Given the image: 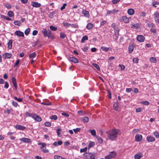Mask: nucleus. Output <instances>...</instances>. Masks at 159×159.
<instances>
[{"label":"nucleus","instance_id":"1","mask_svg":"<svg viewBox=\"0 0 159 159\" xmlns=\"http://www.w3.org/2000/svg\"><path fill=\"white\" fill-rule=\"evenodd\" d=\"M119 133V130L117 129H113L110 130V140H115L117 137V135Z\"/></svg>","mask_w":159,"mask_h":159},{"label":"nucleus","instance_id":"2","mask_svg":"<svg viewBox=\"0 0 159 159\" xmlns=\"http://www.w3.org/2000/svg\"><path fill=\"white\" fill-rule=\"evenodd\" d=\"M111 27L114 29V30H112L113 31L114 30L115 32V34L113 36V38L116 40L117 39L119 35V30L118 28L114 23H113L112 24Z\"/></svg>","mask_w":159,"mask_h":159},{"label":"nucleus","instance_id":"3","mask_svg":"<svg viewBox=\"0 0 159 159\" xmlns=\"http://www.w3.org/2000/svg\"><path fill=\"white\" fill-rule=\"evenodd\" d=\"M42 32L45 37H49L51 35V31L50 30H47L46 29H43L42 30Z\"/></svg>","mask_w":159,"mask_h":159},{"label":"nucleus","instance_id":"4","mask_svg":"<svg viewBox=\"0 0 159 159\" xmlns=\"http://www.w3.org/2000/svg\"><path fill=\"white\" fill-rule=\"evenodd\" d=\"M12 56V55L11 54L7 52L4 53L2 55V57L4 59H10L11 57Z\"/></svg>","mask_w":159,"mask_h":159},{"label":"nucleus","instance_id":"5","mask_svg":"<svg viewBox=\"0 0 159 159\" xmlns=\"http://www.w3.org/2000/svg\"><path fill=\"white\" fill-rule=\"evenodd\" d=\"M154 19L155 20L156 22H157L159 21V13L157 11L155 12L153 15Z\"/></svg>","mask_w":159,"mask_h":159},{"label":"nucleus","instance_id":"6","mask_svg":"<svg viewBox=\"0 0 159 159\" xmlns=\"http://www.w3.org/2000/svg\"><path fill=\"white\" fill-rule=\"evenodd\" d=\"M34 117L33 118V119H34L35 120L37 121L40 122L42 120V119L38 115L34 113Z\"/></svg>","mask_w":159,"mask_h":159},{"label":"nucleus","instance_id":"7","mask_svg":"<svg viewBox=\"0 0 159 159\" xmlns=\"http://www.w3.org/2000/svg\"><path fill=\"white\" fill-rule=\"evenodd\" d=\"M11 82L16 89L17 88V85L16 84V79L14 77L12 78Z\"/></svg>","mask_w":159,"mask_h":159},{"label":"nucleus","instance_id":"8","mask_svg":"<svg viewBox=\"0 0 159 159\" xmlns=\"http://www.w3.org/2000/svg\"><path fill=\"white\" fill-rule=\"evenodd\" d=\"M137 39L139 42H142L144 41L145 37L143 35H139L137 37Z\"/></svg>","mask_w":159,"mask_h":159},{"label":"nucleus","instance_id":"9","mask_svg":"<svg viewBox=\"0 0 159 159\" xmlns=\"http://www.w3.org/2000/svg\"><path fill=\"white\" fill-rule=\"evenodd\" d=\"M68 59L71 61L75 63H77L79 62L77 58L74 57H70Z\"/></svg>","mask_w":159,"mask_h":159},{"label":"nucleus","instance_id":"10","mask_svg":"<svg viewBox=\"0 0 159 159\" xmlns=\"http://www.w3.org/2000/svg\"><path fill=\"white\" fill-rule=\"evenodd\" d=\"M15 34L19 37H24V34L23 32L20 31H16L15 32Z\"/></svg>","mask_w":159,"mask_h":159},{"label":"nucleus","instance_id":"11","mask_svg":"<svg viewBox=\"0 0 159 159\" xmlns=\"http://www.w3.org/2000/svg\"><path fill=\"white\" fill-rule=\"evenodd\" d=\"M32 5L34 7H39L41 6V5L40 3L38 2H32Z\"/></svg>","mask_w":159,"mask_h":159},{"label":"nucleus","instance_id":"12","mask_svg":"<svg viewBox=\"0 0 159 159\" xmlns=\"http://www.w3.org/2000/svg\"><path fill=\"white\" fill-rule=\"evenodd\" d=\"M142 138V136L141 135L136 134L135 136V140L137 142H139L141 141Z\"/></svg>","mask_w":159,"mask_h":159},{"label":"nucleus","instance_id":"13","mask_svg":"<svg viewBox=\"0 0 159 159\" xmlns=\"http://www.w3.org/2000/svg\"><path fill=\"white\" fill-rule=\"evenodd\" d=\"M20 140L24 143H29L30 142V139L25 138H23L20 139Z\"/></svg>","mask_w":159,"mask_h":159},{"label":"nucleus","instance_id":"14","mask_svg":"<svg viewBox=\"0 0 159 159\" xmlns=\"http://www.w3.org/2000/svg\"><path fill=\"white\" fill-rule=\"evenodd\" d=\"M147 139L148 142H153L155 141V139L152 137L148 136L147 137Z\"/></svg>","mask_w":159,"mask_h":159},{"label":"nucleus","instance_id":"15","mask_svg":"<svg viewBox=\"0 0 159 159\" xmlns=\"http://www.w3.org/2000/svg\"><path fill=\"white\" fill-rule=\"evenodd\" d=\"M89 159H95V153L94 152H89Z\"/></svg>","mask_w":159,"mask_h":159},{"label":"nucleus","instance_id":"16","mask_svg":"<svg viewBox=\"0 0 159 159\" xmlns=\"http://www.w3.org/2000/svg\"><path fill=\"white\" fill-rule=\"evenodd\" d=\"M82 13L86 17H89V12L83 9L82 11Z\"/></svg>","mask_w":159,"mask_h":159},{"label":"nucleus","instance_id":"17","mask_svg":"<svg viewBox=\"0 0 159 159\" xmlns=\"http://www.w3.org/2000/svg\"><path fill=\"white\" fill-rule=\"evenodd\" d=\"M34 113H30L28 112H26L25 113V115L26 117H30L33 118L34 117Z\"/></svg>","mask_w":159,"mask_h":159},{"label":"nucleus","instance_id":"18","mask_svg":"<svg viewBox=\"0 0 159 159\" xmlns=\"http://www.w3.org/2000/svg\"><path fill=\"white\" fill-rule=\"evenodd\" d=\"M116 155V153L115 151H113L110 152V159L114 158Z\"/></svg>","mask_w":159,"mask_h":159},{"label":"nucleus","instance_id":"19","mask_svg":"<svg viewBox=\"0 0 159 159\" xmlns=\"http://www.w3.org/2000/svg\"><path fill=\"white\" fill-rule=\"evenodd\" d=\"M15 128L17 129H19L20 130H23L25 128V127L19 125H16Z\"/></svg>","mask_w":159,"mask_h":159},{"label":"nucleus","instance_id":"20","mask_svg":"<svg viewBox=\"0 0 159 159\" xmlns=\"http://www.w3.org/2000/svg\"><path fill=\"white\" fill-rule=\"evenodd\" d=\"M134 10L132 8H130L128 9L127 11L128 13L130 15H132L134 13Z\"/></svg>","mask_w":159,"mask_h":159},{"label":"nucleus","instance_id":"21","mask_svg":"<svg viewBox=\"0 0 159 159\" xmlns=\"http://www.w3.org/2000/svg\"><path fill=\"white\" fill-rule=\"evenodd\" d=\"M95 145V143L94 142H90L88 145V149H89L90 148L93 147Z\"/></svg>","mask_w":159,"mask_h":159},{"label":"nucleus","instance_id":"22","mask_svg":"<svg viewBox=\"0 0 159 159\" xmlns=\"http://www.w3.org/2000/svg\"><path fill=\"white\" fill-rule=\"evenodd\" d=\"M143 156L142 154H136L134 156L135 159H140Z\"/></svg>","mask_w":159,"mask_h":159},{"label":"nucleus","instance_id":"23","mask_svg":"<svg viewBox=\"0 0 159 159\" xmlns=\"http://www.w3.org/2000/svg\"><path fill=\"white\" fill-rule=\"evenodd\" d=\"M57 11L55 10L54 11L51 12L49 14L48 17L50 18H52L53 17V15L57 12Z\"/></svg>","mask_w":159,"mask_h":159},{"label":"nucleus","instance_id":"24","mask_svg":"<svg viewBox=\"0 0 159 159\" xmlns=\"http://www.w3.org/2000/svg\"><path fill=\"white\" fill-rule=\"evenodd\" d=\"M134 47L133 45H129L128 47L129 53H131L133 51Z\"/></svg>","mask_w":159,"mask_h":159},{"label":"nucleus","instance_id":"25","mask_svg":"<svg viewBox=\"0 0 159 159\" xmlns=\"http://www.w3.org/2000/svg\"><path fill=\"white\" fill-rule=\"evenodd\" d=\"M131 27L132 29L135 28L136 30H138L139 28V25L138 23H136L132 25Z\"/></svg>","mask_w":159,"mask_h":159},{"label":"nucleus","instance_id":"26","mask_svg":"<svg viewBox=\"0 0 159 159\" xmlns=\"http://www.w3.org/2000/svg\"><path fill=\"white\" fill-rule=\"evenodd\" d=\"M12 40L11 39L10 40L8 43V48L11 49L12 47Z\"/></svg>","mask_w":159,"mask_h":159},{"label":"nucleus","instance_id":"27","mask_svg":"<svg viewBox=\"0 0 159 159\" xmlns=\"http://www.w3.org/2000/svg\"><path fill=\"white\" fill-rule=\"evenodd\" d=\"M93 26V24L91 23H89L86 26V28L88 30L91 29Z\"/></svg>","mask_w":159,"mask_h":159},{"label":"nucleus","instance_id":"28","mask_svg":"<svg viewBox=\"0 0 159 159\" xmlns=\"http://www.w3.org/2000/svg\"><path fill=\"white\" fill-rule=\"evenodd\" d=\"M113 109L115 110L118 111L119 110V107L117 103H115L113 104Z\"/></svg>","mask_w":159,"mask_h":159},{"label":"nucleus","instance_id":"29","mask_svg":"<svg viewBox=\"0 0 159 159\" xmlns=\"http://www.w3.org/2000/svg\"><path fill=\"white\" fill-rule=\"evenodd\" d=\"M122 20L125 23L129 22V19L126 16H123L122 17Z\"/></svg>","mask_w":159,"mask_h":159},{"label":"nucleus","instance_id":"30","mask_svg":"<svg viewBox=\"0 0 159 159\" xmlns=\"http://www.w3.org/2000/svg\"><path fill=\"white\" fill-rule=\"evenodd\" d=\"M61 130L62 129L61 128H59L57 129L56 132L57 133V135L58 137H60L61 136V134L60 132V131H61Z\"/></svg>","mask_w":159,"mask_h":159},{"label":"nucleus","instance_id":"31","mask_svg":"<svg viewBox=\"0 0 159 159\" xmlns=\"http://www.w3.org/2000/svg\"><path fill=\"white\" fill-rule=\"evenodd\" d=\"M36 56V54L35 52H33L32 53L30 54L29 55V57L31 59H33Z\"/></svg>","mask_w":159,"mask_h":159},{"label":"nucleus","instance_id":"32","mask_svg":"<svg viewBox=\"0 0 159 159\" xmlns=\"http://www.w3.org/2000/svg\"><path fill=\"white\" fill-rule=\"evenodd\" d=\"M89 154L87 152H85L83 154L84 158L86 159H89Z\"/></svg>","mask_w":159,"mask_h":159},{"label":"nucleus","instance_id":"33","mask_svg":"<svg viewBox=\"0 0 159 159\" xmlns=\"http://www.w3.org/2000/svg\"><path fill=\"white\" fill-rule=\"evenodd\" d=\"M39 145H41L42 146L40 147V149H42L44 148H46L47 144L46 143H38Z\"/></svg>","mask_w":159,"mask_h":159},{"label":"nucleus","instance_id":"34","mask_svg":"<svg viewBox=\"0 0 159 159\" xmlns=\"http://www.w3.org/2000/svg\"><path fill=\"white\" fill-rule=\"evenodd\" d=\"M54 158V159H66L65 157H63L57 155H55Z\"/></svg>","mask_w":159,"mask_h":159},{"label":"nucleus","instance_id":"35","mask_svg":"<svg viewBox=\"0 0 159 159\" xmlns=\"http://www.w3.org/2000/svg\"><path fill=\"white\" fill-rule=\"evenodd\" d=\"M148 27L149 28L155 27V25L153 23L150 22L147 24Z\"/></svg>","mask_w":159,"mask_h":159},{"label":"nucleus","instance_id":"36","mask_svg":"<svg viewBox=\"0 0 159 159\" xmlns=\"http://www.w3.org/2000/svg\"><path fill=\"white\" fill-rule=\"evenodd\" d=\"M89 131L91 133L92 135L95 136L96 135V132L94 129L89 130Z\"/></svg>","mask_w":159,"mask_h":159},{"label":"nucleus","instance_id":"37","mask_svg":"<svg viewBox=\"0 0 159 159\" xmlns=\"http://www.w3.org/2000/svg\"><path fill=\"white\" fill-rule=\"evenodd\" d=\"M83 121L84 122H85V123H87L89 121V118L88 117H85V116H84V117L83 118Z\"/></svg>","mask_w":159,"mask_h":159},{"label":"nucleus","instance_id":"38","mask_svg":"<svg viewBox=\"0 0 159 159\" xmlns=\"http://www.w3.org/2000/svg\"><path fill=\"white\" fill-rule=\"evenodd\" d=\"M88 39V37L87 36L85 35L83 36L81 40V42L82 43H84L85 40H87Z\"/></svg>","mask_w":159,"mask_h":159},{"label":"nucleus","instance_id":"39","mask_svg":"<svg viewBox=\"0 0 159 159\" xmlns=\"http://www.w3.org/2000/svg\"><path fill=\"white\" fill-rule=\"evenodd\" d=\"M63 26L66 27H69L70 25V24H69L68 23L63 22Z\"/></svg>","mask_w":159,"mask_h":159},{"label":"nucleus","instance_id":"40","mask_svg":"<svg viewBox=\"0 0 159 159\" xmlns=\"http://www.w3.org/2000/svg\"><path fill=\"white\" fill-rule=\"evenodd\" d=\"M150 60L151 62L153 63H156L157 61L156 58L154 57H150Z\"/></svg>","mask_w":159,"mask_h":159},{"label":"nucleus","instance_id":"41","mask_svg":"<svg viewBox=\"0 0 159 159\" xmlns=\"http://www.w3.org/2000/svg\"><path fill=\"white\" fill-rule=\"evenodd\" d=\"M49 118L51 120H55L57 119V116L54 115L53 116H50Z\"/></svg>","mask_w":159,"mask_h":159},{"label":"nucleus","instance_id":"42","mask_svg":"<svg viewBox=\"0 0 159 159\" xmlns=\"http://www.w3.org/2000/svg\"><path fill=\"white\" fill-rule=\"evenodd\" d=\"M93 65L94 67H95L98 70H100V68L97 64L96 63H93Z\"/></svg>","mask_w":159,"mask_h":159},{"label":"nucleus","instance_id":"43","mask_svg":"<svg viewBox=\"0 0 159 159\" xmlns=\"http://www.w3.org/2000/svg\"><path fill=\"white\" fill-rule=\"evenodd\" d=\"M30 28H28L27 29H26L25 31V34L26 35H28V34H29V33H30Z\"/></svg>","mask_w":159,"mask_h":159},{"label":"nucleus","instance_id":"44","mask_svg":"<svg viewBox=\"0 0 159 159\" xmlns=\"http://www.w3.org/2000/svg\"><path fill=\"white\" fill-rule=\"evenodd\" d=\"M50 29L53 31H55L57 30V28L53 26V25H51L50 26Z\"/></svg>","mask_w":159,"mask_h":159},{"label":"nucleus","instance_id":"45","mask_svg":"<svg viewBox=\"0 0 159 159\" xmlns=\"http://www.w3.org/2000/svg\"><path fill=\"white\" fill-rule=\"evenodd\" d=\"M7 15L9 17H12L14 16V13L11 11H9L8 12Z\"/></svg>","mask_w":159,"mask_h":159},{"label":"nucleus","instance_id":"46","mask_svg":"<svg viewBox=\"0 0 159 159\" xmlns=\"http://www.w3.org/2000/svg\"><path fill=\"white\" fill-rule=\"evenodd\" d=\"M150 31L153 33H156V30L155 27L151 28L150 30Z\"/></svg>","mask_w":159,"mask_h":159},{"label":"nucleus","instance_id":"47","mask_svg":"<svg viewBox=\"0 0 159 159\" xmlns=\"http://www.w3.org/2000/svg\"><path fill=\"white\" fill-rule=\"evenodd\" d=\"M118 11H119V10H116L114 9H113L111 11H110V14H115Z\"/></svg>","mask_w":159,"mask_h":159},{"label":"nucleus","instance_id":"48","mask_svg":"<svg viewBox=\"0 0 159 159\" xmlns=\"http://www.w3.org/2000/svg\"><path fill=\"white\" fill-rule=\"evenodd\" d=\"M97 138L98 139V142L100 143H101L102 142V138L98 136L97 137Z\"/></svg>","mask_w":159,"mask_h":159},{"label":"nucleus","instance_id":"49","mask_svg":"<svg viewBox=\"0 0 159 159\" xmlns=\"http://www.w3.org/2000/svg\"><path fill=\"white\" fill-rule=\"evenodd\" d=\"M70 26H71L72 28H78V25L76 24H70Z\"/></svg>","mask_w":159,"mask_h":159},{"label":"nucleus","instance_id":"50","mask_svg":"<svg viewBox=\"0 0 159 159\" xmlns=\"http://www.w3.org/2000/svg\"><path fill=\"white\" fill-rule=\"evenodd\" d=\"M41 104L43 105H50L51 104V103L50 102H41Z\"/></svg>","mask_w":159,"mask_h":159},{"label":"nucleus","instance_id":"51","mask_svg":"<svg viewBox=\"0 0 159 159\" xmlns=\"http://www.w3.org/2000/svg\"><path fill=\"white\" fill-rule=\"evenodd\" d=\"M14 98L15 100H16L17 101H18L19 102H21L22 101L23 99L21 98H18L16 97H14Z\"/></svg>","mask_w":159,"mask_h":159},{"label":"nucleus","instance_id":"52","mask_svg":"<svg viewBox=\"0 0 159 159\" xmlns=\"http://www.w3.org/2000/svg\"><path fill=\"white\" fill-rule=\"evenodd\" d=\"M14 24L16 25H20V22L18 20H16L14 22Z\"/></svg>","mask_w":159,"mask_h":159},{"label":"nucleus","instance_id":"53","mask_svg":"<svg viewBox=\"0 0 159 159\" xmlns=\"http://www.w3.org/2000/svg\"><path fill=\"white\" fill-rule=\"evenodd\" d=\"M44 125L46 126L49 127L51 126V124L49 122H46L44 123Z\"/></svg>","mask_w":159,"mask_h":159},{"label":"nucleus","instance_id":"54","mask_svg":"<svg viewBox=\"0 0 159 159\" xmlns=\"http://www.w3.org/2000/svg\"><path fill=\"white\" fill-rule=\"evenodd\" d=\"M141 103L142 104L145 105H148L149 104V102L148 101H142L141 102Z\"/></svg>","mask_w":159,"mask_h":159},{"label":"nucleus","instance_id":"55","mask_svg":"<svg viewBox=\"0 0 159 159\" xmlns=\"http://www.w3.org/2000/svg\"><path fill=\"white\" fill-rule=\"evenodd\" d=\"M11 103L12 105L15 107H16L18 105L17 103L16 102L12 101Z\"/></svg>","mask_w":159,"mask_h":159},{"label":"nucleus","instance_id":"56","mask_svg":"<svg viewBox=\"0 0 159 159\" xmlns=\"http://www.w3.org/2000/svg\"><path fill=\"white\" fill-rule=\"evenodd\" d=\"M87 148L86 147H85V148H84L83 149H80V152H85L87 151Z\"/></svg>","mask_w":159,"mask_h":159},{"label":"nucleus","instance_id":"57","mask_svg":"<svg viewBox=\"0 0 159 159\" xmlns=\"http://www.w3.org/2000/svg\"><path fill=\"white\" fill-rule=\"evenodd\" d=\"M66 37V35L64 33H61L60 34V37L61 39H64Z\"/></svg>","mask_w":159,"mask_h":159},{"label":"nucleus","instance_id":"58","mask_svg":"<svg viewBox=\"0 0 159 159\" xmlns=\"http://www.w3.org/2000/svg\"><path fill=\"white\" fill-rule=\"evenodd\" d=\"M101 49H102L103 51H107L109 50V48L104 47H102L101 48Z\"/></svg>","mask_w":159,"mask_h":159},{"label":"nucleus","instance_id":"59","mask_svg":"<svg viewBox=\"0 0 159 159\" xmlns=\"http://www.w3.org/2000/svg\"><path fill=\"white\" fill-rule=\"evenodd\" d=\"M41 151L44 153H47L49 151V150L45 149V148H43L41 149Z\"/></svg>","mask_w":159,"mask_h":159},{"label":"nucleus","instance_id":"60","mask_svg":"<svg viewBox=\"0 0 159 159\" xmlns=\"http://www.w3.org/2000/svg\"><path fill=\"white\" fill-rule=\"evenodd\" d=\"M5 6L8 9H10L11 8V5L9 3L6 4L5 5Z\"/></svg>","mask_w":159,"mask_h":159},{"label":"nucleus","instance_id":"61","mask_svg":"<svg viewBox=\"0 0 159 159\" xmlns=\"http://www.w3.org/2000/svg\"><path fill=\"white\" fill-rule=\"evenodd\" d=\"M67 5V4L66 3H64L63 6L61 7V10L62 11L63 9L65 8L66 6Z\"/></svg>","mask_w":159,"mask_h":159},{"label":"nucleus","instance_id":"62","mask_svg":"<svg viewBox=\"0 0 159 159\" xmlns=\"http://www.w3.org/2000/svg\"><path fill=\"white\" fill-rule=\"evenodd\" d=\"M61 114L62 115L66 117H68L69 116V114L66 112H63L61 113Z\"/></svg>","mask_w":159,"mask_h":159},{"label":"nucleus","instance_id":"63","mask_svg":"<svg viewBox=\"0 0 159 159\" xmlns=\"http://www.w3.org/2000/svg\"><path fill=\"white\" fill-rule=\"evenodd\" d=\"M78 113L81 116H83L84 115V112L82 110L78 111Z\"/></svg>","mask_w":159,"mask_h":159},{"label":"nucleus","instance_id":"64","mask_svg":"<svg viewBox=\"0 0 159 159\" xmlns=\"http://www.w3.org/2000/svg\"><path fill=\"white\" fill-rule=\"evenodd\" d=\"M153 134L157 138H158L159 137V134L157 132H154L153 133Z\"/></svg>","mask_w":159,"mask_h":159}]
</instances>
